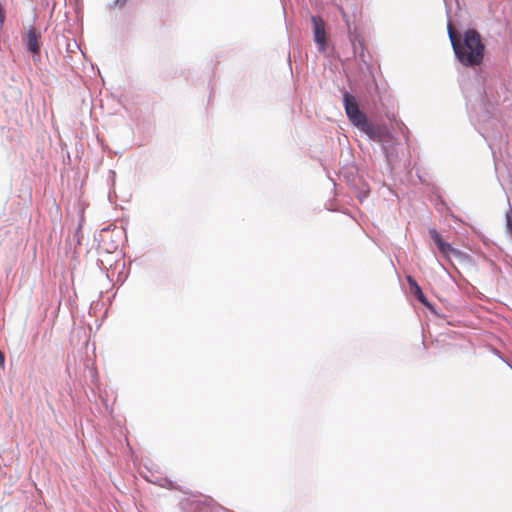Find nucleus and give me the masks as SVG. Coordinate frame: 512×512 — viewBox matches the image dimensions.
I'll return each instance as SVG.
<instances>
[{"label":"nucleus","instance_id":"obj_5","mask_svg":"<svg viewBox=\"0 0 512 512\" xmlns=\"http://www.w3.org/2000/svg\"><path fill=\"white\" fill-rule=\"evenodd\" d=\"M313 39L319 51L324 52L328 42L325 21L321 17L311 16Z\"/></svg>","mask_w":512,"mask_h":512},{"label":"nucleus","instance_id":"obj_14","mask_svg":"<svg viewBox=\"0 0 512 512\" xmlns=\"http://www.w3.org/2000/svg\"><path fill=\"white\" fill-rule=\"evenodd\" d=\"M428 309H429V311H430L433 315H435V316H437V317H440V318H446V316H445V315H442V314H440V313L438 312V310L435 308V306H434L433 304H432Z\"/></svg>","mask_w":512,"mask_h":512},{"label":"nucleus","instance_id":"obj_18","mask_svg":"<svg viewBox=\"0 0 512 512\" xmlns=\"http://www.w3.org/2000/svg\"><path fill=\"white\" fill-rule=\"evenodd\" d=\"M164 482L165 483H161L160 485L161 486H167L168 488H173L172 481H170L168 479H165Z\"/></svg>","mask_w":512,"mask_h":512},{"label":"nucleus","instance_id":"obj_13","mask_svg":"<svg viewBox=\"0 0 512 512\" xmlns=\"http://www.w3.org/2000/svg\"><path fill=\"white\" fill-rule=\"evenodd\" d=\"M412 294L415 296V298H416L419 302H420V301H422V300H425V297H426V296H425V294L423 293V291H422V288H421V287H420V288H417V289H416V291H414Z\"/></svg>","mask_w":512,"mask_h":512},{"label":"nucleus","instance_id":"obj_3","mask_svg":"<svg viewBox=\"0 0 512 512\" xmlns=\"http://www.w3.org/2000/svg\"><path fill=\"white\" fill-rule=\"evenodd\" d=\"M447 17V32L456 59L465 67L480 66L485 53L480 33L475 29H468L457 34L452 28L450 14Z\"/></svg>","mask_w":512,"mask_h":512},{"label":"nucleus","instance_id":"obj_16","mask_svg":"<svg viewBox=\"0 0 512 512\" xmlns=\"http://www.w3.org/2000/svg\"><path fill=\"white\" fill-rule=\"evenodd\" d=\"M420 303L424 305L426 308H429L432 305V303L427 299V297H425V300L420 301Z\"/></svg>","mask_w":512,"mask_h":512},{"label":"nucleus","instance_id":"obj_15","mask_svg":"<svg viewBox=\"0 0 512 512\" xmlns=\"http://www.w3.org/2000/svg\"><path fill=\"white\" fill-rule=\"evenodd\" d=\"M340 11H341L342 18L345 21L348 30H350V19H349V17L347 16V14L342 9Z\"/></svg>","mask_w":512,"mask_h":512},{"label":"nucleus","instance_id":"obj_10","mask_svg":"<svg viewBox=\"0 0 512 512\" xmlns=\"http://www.w3.org/2000/svg\"><path fill=\"white\" fill-rule=\"evenodd\" d=\"M128 0H114L108 4V8L111 10L118 9L122 10L126 6Z\"/></svg>","mask_w":512,"mask_h":512},{"label":"nucleus","instance_id":"obj_4","mask_svg":"<svg viewBox=\"0 0 512 512\" xmlns=\"http://www.w3.org/2000/svg\"><path fill=\"white\" fill-rule=\"evenodd\" d=\"M366 78L363 84V96L375 109L385 105L388 93L384 85H380L373 73L364 76Z\"/></svg>","mask_w":512,"mask_h":512},{"label":"nucleus","instance_id":"obj_2","mask_svg":"<svg viewBox=\"0 0 512 512\" xmlns=\"http://www.w3.org/2000/svg\"><path fill=\"white\" fill-rule=\"evenodd\" d=\"M343 107L350 123L361 133L365 134L370 140L377 141L386 158L389 157V148L393 144V136L384 125L374 124L365 112L360 110L355 96L343 91Z\"/></svg>","mask_w":512,"mask_h":512},{"label":"nucleus","instance_id":"obj_11","mask_svg":"<svg viewBox=\"0 0 512 512\" xmlns=\"http://www.w3.org/2000/svg\"><path fill=\"white\" fill-rule=\"evenodd\" d=\"M406 279H407V283L409 285V288L411 290V293L416 291L417 288H420V286L417 283V281L411 275H407Z\"/></svg>","mask_w":512,"mask_h":512},{"label":"nucleus","instance_id":"obj_12","mask_svg":"<svg viewBox=\"0 0 512 512\" xmlns=\"http://www.w3.org/2000/svg\"><path fill=\"white\" fill-rule=\"evenodd\" d=\"M444 1V4H445V7H446V14L449 15L451 14V10H452V4L455 3V5L457 7H459V3L457 0H443Z\"/></svg>","mask_w":512,"mask_h":512},{"label":"nucleus","instance_id":"obj_8","mask_svg":"<svg viewBox=\"0 0 512 512\" xmlns=\"http://www.w3.org/2000/svg\"><path fill=\"white\" fill-rule=\"evenodd\" d=\"M40 38V32H37L34 28H30L27 31L26 36L23 38L26 51L33 54V56L40 54Z\"/></svg>","mask_w":512,"mask_h":512},{"label":"nucleus","instance_id":"obj_17","mask_svg":"<svg viewBox=\"0 0 512 512\" xmlns=\"http://www.w3.org/2000/svg\"><path fill=\"white\" fill-rule=\"evenodd\" d=\"M420 303L424 305L426 308H429L432 305V303L427 299V297H425V300L420 301Z\"/></svg>","mask_w":512,"mask_h":512},{"label":"nucleus","instance_id":"obj_1","mask_svg":"<svg viewBox=\"0 0 512 512\" xmlns=\"http://www.w3.org/2000/svg\"><path fill=\"white\" fill-rule=\"evenodd\" d=\"M494 79L481 70L473 78L461 81V89L466 99V107L472 123L478 126V131L488 143L493 158L497 152L502 157L507 152V136L503 135V125L493 103Z\"/></svg>","mask_w":512,"mask_h":512},{"label":"nucleus","instance_id":"obj_7","mask_svg":"<svg viewBox=\"0 0 512 512\" xmlns=\"http://www.w3.org/2000/svg\"><path fill=\"white\" fill-rule=\"evenodd\" d=\"M190 507L194 512H224L225 509L213 498L204 496L201 499L192 500Z\"/></svg>","mask_w":512,"mask_h":512},{"label":"nucleus","instance_id":"obj_19","mask_svg":"<svg viewBox=\"0 0 512 512\" xmlns=\"http://www.w3.org/2000/svg\"><path fill=\"white\" fill-rule=\"evenodd\" d=\"M495 352H496L497 356H498L501 360H503V361H504V362H505V363H506V364H507V365L512 369V364H510L509 362H507L506 360H504V359L500 356V354H499V352H498L497 350H496Z\"/></svg>","mask_w":512,"mask_h":512},{"label":"nucleus","instance_id":"obj_6","mask_svg":"<svg viewBox=\"0 0 512 512\" xmlns=\"http://www.w3.org/2000/svg\"><path fill=\"white\" fill-rule=\"evenodd\" d=\"M429 235L443 256L448 257L449 255H453L456 258H462L464 256L463 252L452 247L450 243L444 241L435 228L429 229Z\"/></svg>","mask_w":512,"mask_h":512},{"label":"nucleus","instance_id":"obj_9","mask_svg":"<svg viewBox=\"0 0 512 512\" xmlns=\"http://www.w3.org/2000/svg\"><path fill=\"white\" fill-rule=\"evenodd\" d=\"M357 58H358L359 62L365 66V69L363 67L360 68L363 76L373 73L372 67L369 64L368 60L366 59L364 47L361 44H360V52H359Z\"/></svg>","mask_w":512,"mask_h":512}]
</instances>
